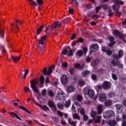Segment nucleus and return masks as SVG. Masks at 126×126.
<instances>
[{
	"instance_id": "1",
	"label": "nucleus",
	"mask_w": 126,
	"mask_h": 126,
	"mask_svg": "<svg viewBox=\"0 0 126 126\" xmlns=\"http://www.w3.org/2000/svg\"><path fill=\"white\" fill-rule=\"evenodd\" d=\"M72 110L74 112H76V111L80 112L81 115H85V110L83 107H81L80 104L78 102L74 103L72 106Z\"/></svg>"
},
{
	"instance_id": "2",
	"label": "nucleus",
	"mask_w": 126,
	"mask_h": 126,
	"mask_svg": "<svg viewBox=\"0 0 126 126\" xmlns=\"http://www.w3.org/2000/svg\"><path fill=\"white\" fill-rule=\"evenodd\" d=\"M115 3V4L113 5V9L114 10H115L116 16L120 17V16L122 15V13L118 10L120 8V5L119 4L123 5V4H124V1H121V0H116Z\"/></svg>"
},
{
	"instance_id": "3",
	"label": "nucleus",
	"mask_w": 126,
	"mask_h": 126,
	"mask_svg": "<svg viewBox=\"0 0 126 126\" xmlns=\"http://www.w3.org/2000/svg\"><path fill=\"white\" fill-rule=\"evenodd\" d=\"M83 93L85 95H88L90 98L95 99L96 97L94 96V91L87 88H85L83 91Z\"/></svg>"
},
{
	"instance_id": "4",
	"label": "nucleus",
	"mask_w": 126,
	"mask_h": 126,
	"mask_svg": "<svg viewBox=\"0 0 126 126\" xmlns=\"http://www.w3.org/2000/svg\"><path fill=\"white\" fill-rule=\"evenodd\" d=\"M47 35H44L39 39V45L37 46L38 50L43 51V50H44L42 49V48H43V45H44V43L47 42Z\"/></svg>"
},
{
	"instance_id": "5",
	"label": "nucleus",
	"mask_w": 126,
	"mask_h": 126,
	"mask_svg": "<svg viewBox=\"0 0 126 126\" xmlns=\"http://www.w3.org/2000/svg\"><path fill=\"white\" fill-rule=\"evenodd\" d=\"M61 26H62V24L60 22H56L52 26H49V29L51 31H56V30L60 29Z\"/></svg>"
},
{
	"instance_id": "6",
	"label": "nucleus",
	"mask_w": 126,
	"mask_h": 126,
	"mask_svg": "<svg viewBox=\"0 0 126 126\" xmlns=\"http://www.w3.org/2000/svg\"><path fill=\"white\" fill-rule=\"evenodd\" d=\"M55 69V66H50L48 70H47V68H44L42 71V73L44 75H50L52 73V71Z\"/></svg>"
},
{
	"instance_id": "7",
	"label": "nucleus",
	"mask_w": 126,
	"mask_h": 126,
	"mask_svg": "<svg viewBox=\"0 0 126 126\" xmlns=\"http://www.w3.org/2000/svg\"><path fill=\"white\" fill-rule=\"evenodd\" d=\"M28 0L32 6H38V5H42L43 4V1L42 0H36V1H34V0Z\"/></svg>"
},
{
	"instance_id": "8",
	"label": "nucleus",
	"mask_w": 126,
	"mask_h": 126,
	"mask_svg": "<svg viewBox=\"0 0 126 126\" xmlns=\"http://www.w3.org/2000/svg\"><path fill=\"white\" fill-rule=\"evenodd\" d=\"M56 98L58 100H63L64 99V98H65V94L63 91H61L58 92Z\"/></svg>"
},
{
	"instance_id": "9",
	"label": "nucleus",
	"mask_w": 126,
	"mask_h": 126,
	"mask_svg": "<svg viewBox=\"0 0 126 126\" xmlns=\"http://www.w3.org/2000/svg\"><path fill=\"white\" fill-rule=\"evenodd\" d=\"M115 113L113 110H107L103 113V117L104 118H111V117H113Z\"/></svg>"
},
{
	"instance_id": "10",
	"label": "nucleus",
	"mask_w": 126,
	"mask_h": 126,
	"mask_svg": "<svg viewBox=\"0 0 126 126\" xmlns=\"http://www.w3.org/2000/svg\"><path fill=\"white\" fill-rule=\"evenodd\" d=\"M36 84L37 82H32L31 84V88H32L33 92H35V93H38L39 92V90L38 89L37 86H36Z\"/></svg>"
},
{
	"instance_id": "11",
	"label": "nucleus",
	"mask_w": 126,
	"mask_h": 126,
	"mask_svg": "<svg viewBox=\"0 0 126 126\" xmlns=\"http://www.w3.org/2000/svg\"><path fill=\"white\" fill-rule=\"evenodd\" d=\"M111 65L113 66H118V67H120L121 68L124 67V65H123V64L120 63L118 62V60H112L111 61Z\"/></svg>"
},
{
	"instance_id": "12",
	"label": "nucleus",
	"mask_w": 126,
	"mask_h": 126,
	"mask_svg": "<svg viewBox=\"0 0 126 126\" xmlns=\"http://www.w3.org/2000/svg\"><path fill=\"white\" fill-rule=\"evenodd\" d=\"M113 35H114V36H117V37H119L120 39H122L123 42H125V39L124 38L125 35L121 34V32H120L118 30H115L113 31Z\"/></svg>"
},
{
	"instance_id": "13",
	"label": "nucleus",
	"mask_w": 126,
	"mask_h": 126,
	"mask_svg": "<svg viewBox=\"0 0 126 126\" xmlns=\"http://www.w3.org/2000/svg\"><path fill=\"white\" fill-rule=\"evenodd\" d=\"M83 51L81 50H78L77 52V55H78V56L79 57H81L82 56H83V54H86V53H87L88 51V49L87 48V47H84L83 48Z\"/></svg>"
},
{
	"instance_id": "14",
	"label": "nucleus",
	"mask_w": 126,
	"mask_h": 126,
	"mask_svg": "<svg viewBox=\"0 0 126 126\" xmlns=\"http://www.w3.org/2000/svg\"><path fill=\"white\" fill-rule=\"evenodd\" d=\"M102 119V117L101 116H97L96 117L94 118L92 120H89L90 124H92V122H94V123H97V124L100 123L101 122V119Z\"/></svg>"
},
{
	"instance_id": "15",
	"label": "nucleus",
	"mask_w": 126,
	"mask_h": 126,
	"mask_svg": "<svg viewBox=\"0 0 126 126\" xmlns=\"http://www.w3.org/2000/svg\"><path fill=\"white\" fill-rule=\"evenodd\" d=\"M102 87L104 90L110 89L111 87V83L108 81H105L103 83H102Z\"/></svg>"
},
{
	"instance_id": "16",
	"label": "nucleus",
	"mask_w": 126,
	"mask_h": 126,
	"mask_svg": "<svg viewBox=\"0 0 126 126\" xmlns=\"http://www.w3.org/2000/svg\"><path fill=\"white\" fill-rule=\"evenodd\" d=\"M101 51L102 52H104V53H106V54L108 56H111L113 54V52L109 49V48L106 47H102L101 48Z\"/></svg>"
},
{
	"instance_id": "17",
	"label": "nucleus",
	"mask_w": 126,
	"mask_h": 126,
	"mask_svg": "<svg viewBox=\"0 0 126 126\" xmlns=\"http://www.w3.org/2000/svg\"><path fill=\"white\" fill-rule=\"evenodd\" d=\"M61 81L62 84H66L68 82V80H67V77L66 75H63L61 78Z\"/></svg>"
},
{
	"instance_id": "18",
	"label": "nucleus",
	"mask_w": 126,
	"mask_h": 126,
	"mask_svg": "<svg viewBox=\"0 0 126 126\" xmlns=\"http://www.w3.org/2000/svg\"><path fill=\"white\" fill-rule=\"evenodd\" d=\"M91 51L90 52V55H91V53L93 52H96L98 50L99 46L97 44L92 45L90 47Z\"/></svg>"
},
{
	"instance_id": "19",
	"label": "nucleus",
	"mask_w": 126,
	"mask_h": 126,
	"mask_svg": "<svg viewBox=\"0 0 126 126\" xmlns=\"http://www.w3.org/2000/svg\"><path fill=\"white\" fill-rule=\"evenodd\" d=\"M24 71H22L21 73L20 74V76L21 78H23L24 79H25L26 78V76L29 73V70L28 69H27L25 70V73L23 74Z\"/></svg>"
},
{
	"instance_id": "20",
	"label": "nucleus",
	"mask_w": 126,
	"mask_h": 126,
	"mask_svg": "<svg viewBox=\"0 0 126 126\" xmlns=\"http://www.w3.org/2000/svg\"><path fill=\"white\" fill-rule=\"evenodd\" d=\"M124 56V52L122 50H120L118 52V55H113L114 59H121Z\"/></svg>"
},
{
	"instance_id": "21",
	"label": "nucleus",
	"mask_w": 126,
	"mask_h": 126,
	"mask_svg": "<svg viewBox=\"0 0 126 126\" xmlns=\"http://www.w3.org/2000/svg\"><path fill=\"white\" fill-rule=\"evenodd\" d=\"M99 100L100 102H104V101L107 100V96L104 94H101L99 96Z\"/></svg>"
},
{
	"instance_id": "22",
	"label": "nucleus",
	"mask_w": 126,
	"mask_h": 126,
	"mask_svg": "<svg viewBox=\"0 0 126 126\" xmlns=\"http://www.w3.org/2000/svg\"><path fill=\"white\" fill-rule=\"evenodd\" d=\"M74 90H75V89L73 86H70L66 88V91L68 93L74 92Z\"/></svg>"
},
{
	"instance_id": "23",
	"label": "nucleus",
	"mask_w": 126,
	"mask_h": 126,
	"mask_svg": "<svg viewBox=\"0 0 126 126\" xmlns=\"http://www.w3.org/2000/svg\"><path fill=\"white\" fill-rule=\"evenodd\" d=\"M21 57L19 56V57H15V56H11V59L12 60L13 63H18V62H19V60H20L21 59Z\"/></svg>"
},
{
	"instance_id": "24",
	"label": "nucleus",
	"mask_w": 126,
	"mask_h": 126,
	"mask_svg": "<svg viewBox=\"0 0 126 126\" xmlns=\"http://www.w3.org/2000/svg\"><path fill=\"white\" fill-rule=\"evenodd\" d=\"M102 108H103V105L101 104H99L96 107L98 115H100L102 114V112L103 111Z\"/></svg>"
},
{
	"instance_id": "25",
	"label": "nucleus",
	"mask_w": 126,
	"mask_h": 126,
	"mask_svg": "<svg viewBox=\"0 0 126 126\" xmlns=\"http://www.w3.org/2000/svg\"><path fill=\"white\" fill-rule=\"evenodd\" d=\"M90 74V71L88 70H84L81 73V76L82 77H86Z\"/></svg>"
},
{
	"instance_id": "26",
	"label": "nucleus",
	"mask_w": 126,
	"mask_h": 126,
	"mask_svg": "<svg viewBox=\"0 0 126 126\" xmlns=\"http://www.w3.org/2000/svg\"><path fill=\"white\" fill-rule=\"evenodd\" d=\"M74 53V50L71 49L70 47H68V52H67V56L69 57L70 56H73V53Z\"/></svg>"
},
{
	"instance_id": "27",
	"label": "nucleus",
	"mask_w": 126,
	"mask_h": 126,
	"mask_svg": "<svg viewBox=\"0 0 126 126\" xmlns=\"http://www.w3.org/2000/svg\"><path fill=\"white\" fill-rule=\"evenodd\" d=\"M48 106L51 108H53V109H54L55 111L57 110V108H56V105H55L54 102H53V101L51 100L48 101Z\"/></svg>"
},
{
	"instance_id": "28",
	"label": "nucleus",
	"mask_w": 126,
	"mask_h": 126,
	"mask_svg": "<svg viewBox=\"0 0 126 126\" xmlns=\"http://www.w3.org/2000/svg\"><path fill=\"white\" fill-rule=\"evenodd\" d=\"M108 125L110 126H116V125H117V122L115 121H110L108 122Z\"/></svg>"
},
{
	"instance_id": "29",
	"label": "nucleus",
	"mask_w": 126,
	"mask_h": 126,
	"mask_svg": "<svg viewBox=\"0 0 126 126\" xmlns=\"http://www.w3.org/2000/svg\"><path fill=\"white\" fill-rule=\"evenodd\" d=\"M9 114L11 115L12 117H13V118H16V119H18V120H20V121H21V119H20V118H19V117H18L16 114L13 113V112H10Z\"/></svg>"
},
{
	"instance_id": "30",
	"label": "nucleus",
	"mask_w": 126,
	"mask_h": 126,
	"mask_svg": "<svg viewBox=\"0 0 126 126\" xmlns=\"http://www.w3.org/2000/svg\"><path fill=\"white\" fill-rule=\"evenodd\" d=\"M43 29H44V25H42L37 29V33L38 35H39V34H40V32L42 31V30H43Z\"/></svg>"
},
{
	"instance_id": "31",
	"label": "nucleus",
	"mask_w": 126,
	"mask_h": 126,
	"mask_svg": "<svg viewBox=\"0 0 126 126\" xmlns=\"http://www.w3.org/2000/svg\"><path fill=\"white\" fill-rule=\"evenodd\" d=\"M112 101L111 100H107L106 101H105V105L106 107H110V106H111L112 105Z\"/></svg>"
},
{
	"instance_id": "32",
	"label": "nucleus",
	"mask_w": 126,
	"mask_h": 126,
	"mask_svg": "<svg viewBox=\"0 0 126 126\" xmlns=\"http://www.w3.org/2000/svg\"><path fill=\"white\" fill-rule=\"evenodd\" d=\"M76 100L78 102H81L83 100V97L80 95H77L76 96Z\"/></svg>"
},
{
	"instance_id": "33",
	"label": "nucleus",
	"mask_w": 126,
	"mask_h": 126,
	"mask_svg": "<svg viewBox=\"0 0 126 126\" xmlns=\"http://www.w3.org/2000/svg\"><path fill=\"white\" fill-rule=\"evenodd\" d=\"M73 119L74 120H80V117H79V115L78 114L75 113L73 115Z\"/></svg>"
},
{
	"instance_id": "34",
	"label": "nucleus",
	"mask_w": 126,
	"mask_h": 126,
	"mask_svg": "<svg viewBox=\"0 0 126 126\" xmlns=\"http://www.w3.org/2000/svg\"><path fill=\"white\" fill-rule=\"evenodd\" d=\"M19 109H21L22 110H23V111H25V112H27V113H29V114H30V111H28L27 109H26L25 107L22 106H18Z\"/></svg>"
},
{
	"instance_id": "35",
	"label": "nucleus",
	"mask_w": 126,
	"mask_h": 126,
	"mask_svg": "<svg viewBox=\"0 0 126 126\" xmlns=\"http://www.w3.org/2000/svg\"><path fill=\"white\" fill-rule=\"evenodd\" d=\"M70 100H68L65 101V103L64 104V106L66 108H68L70 106Z\"/></svg>"
},
{
	"instance_id": "36",
	"label": "nucleus",
	"mask_w": 126,
	"mask_h": 126,
	"mask_svg": "<svg viewBox=\"0 0 126 126\" xmlns=\"http://www.w3.org/2000/svg\"><path fill=\"white\" fill-rule=\"evenodd\" d=\"M90 115L92 118H94V117L96 116V115H97V113L94 111H91L90 112Z\"/></svg>"
},
{
	"instance_id": "37",
	"label": "nucleus",
	"mask_w": 126,
	"mask_h": 126,
	"mask_svg": "<svg viewBox=\"0 0 126 126\" xmlns=\"http://www.w3.org/2000/svg\"><path fill=\"white\" fill-rule=\"evenodd\" d=\"M68 12L69 13H70V14H73V13H74V10H73V8L69 7L68 9Z\"/></svg>"
},
{
	"instance_id": "38",
	"label": "nucleus",
	"mask_w": 126,
	"mask_h": 126,
	"mask_svg": "<svg viewBox=\"0 0 126 126\" xmlns=\"http://www.w3.org/2000/svg\"><path fill=\"white\" fill-rule=\"evenodd\" d=\"M78 85L79 86H80V87L83 86V85H84V81L83 80H80L78 82Z\"/></svg>"
},
{
	"instance_id": "39",
	"label": "nucleus",
	"mask_w": 126,
	"mask_h": 126,
	"mask_svg": "<svg viewBox=\"0 0 126 126\" xmlns=\"http://www.w3.org/2000/svg\"><path fill=\"white\" fill-rule=\"evenodd\" d=\"M57 106L58 108L60 109V110H63V108L64 107V106H63V105L61 103H58Z\"/></svg>"
},
{
	"instance_id": "40",
	"label": "nucleus",
	"mask_w": 126,
	"mask_h": 126,
	"mask_svg": "<svg viewBox=\"0 0 126 126\" xmlns=\"http://www.w3.org/2000/svg\"><path fill=\"white\" fill-rule=\"evenodd\" d=\"M70 20H71V18H67L63 20V23H68Z\"/></svg>"
},
{
	"instance_id": "41",
	"label": "nucleus",
	"mask_w": 126,
	"mask_h": 126,
	"mask_svg": "<svg viewBox=\"0 0 126 126\" xmlns=\"http://www.w3.org/2000/svg\"><path fill=\"white\" fill-rule=\"evenodd\" d=\"M74 67H75V68H83L82 66H81L80 64L77 63L74 64Z\"/></svg>"
},
{
	"instance_id": "42",
	"label": "nucleus",
	"mask_w": 126,
	"mask_h": 126,
	"mask_svg": "<svg viewBox=\"0 0 126 126\" xmlns=\"http://www.w3.org/2000/svg\"><path fill=\"white\" fill-rule=\"evenodd\" d=\"M68 49H64L62 50L63 55H64L65 56L67 55Z\"/></svg>"
},
{
	"instance_id": "43",
	"label": "nucleus",
	"mask_w": 126,
	"mask_h": 126,
	"mask_svg": "<svg viewBox=\"0 0 126 126\" xmlns=\"http://www.w3.org/2000/svg\"><path fill=\"white\" fill-rule=\"evenodd\" d=\"M24 92H31V90L28 87H25L24 88Z\"/></svg>"
},
{
	"instance_id": "44",
	"label": "nucleus",
	"mask_w": 126,
	"mask_h": 126,
	"mask_svg": "<svg viewBox=\"0 0 126 126\" xmlns=\"http://www.w3.org/2000/svg\"><path fill=\"white\" fill-rule=\"evenodd\" d=\"M45 82V77L43 76H41L40 77V83L41 84H43Z\"/></svg>"
},
{
	"instance_id": "45",
	"label": "nucleus",
	"mask_w": 126,
	"mask_h": 126,
	"mask_svg": "<svg viewBox=\"0 0 126 126\" xmlns=\"http://www.w3.org/2000/svg\"><path fill=\"white\" fill-rule=\"evenodd\" d=\"M48 95L50 97H53L54 96V93L53 92V91L50 90L48 91Z\"/></svg>"
},
{
	"instance_id": "46",
	"label": "nucleus",
	"mask_w": 126,
	"mask_h": 126,
	"mask_svg": "<svg viewBox=\"0 0 126 126\" xmlns=\"http://www.w3.org/2000/svg\"><path fill=\"white\" fill-rule=\"evenodd\" d=\"M69 72L72 75L74 74V68H70V69L69 70Z\"/></svg>"
},
{
	"instance_id": "47",
	"label": "nucleus",
	"mask_w": 126,
	"mask_h": 126,
	"mask_svg": "<svg viewBox=\"0 0 126 126\" xmlns=\"http://www.w3.org/2000/svg\"><path fill=\"white\" fill-rule=\"evenodd\" d=\"M47 94V91L46 89H43L41 92V95L42 96H45V95Z\"/></svg>"
},
{
	"instance_id": "48",
	"label": "nucleus",
	"mask_w": 126,
	"mask_h": 126,
	"mask_svg": "<svg viewBox=\"0 0 126 126\" xmlns=\"http://www.w3.org/2000/svg\"><path fill=\"white\" fill-rule=\"evenodd\" d=\"M115 96V93H110L108 94V98H112V97H114Z\"/></svg>"
},
{
	"instance_id": "49",
	"label": "nucleus",
	"mask_w": 126,
	"mask_h": 126,
	"mask_svg": "<svg viewBox=\"0 0 126 126\" xmlns=\"http://www.w3.org/2000/svg\"><path fill=\"white\" fill-rule=\"evenodd\" d=\"M41 108H42V109H43V110H44V111H49V108H48V107H47V106L44 105V106H41Z\"/></svg>"
},
{
	"instance_id": "50",
	"label": "nucleus",
	"mask_w": 126,
	"mask_h": 126,
	"mask_svg": "<svg viewBox=\"0 0 126 126\" xmlns=\"http://www.w3.org/2000/svg\"><path fill=\"white\" fill-rule=\"evenodd\" d=\"M116 106L117 110H121L123 108V106L121 104H117Z\"/></svg>"
},
{
	"instance_id": "51",
	"label": "nucleus",
	"mask_w": 126,
	"mask_h": 126,
	"mask_svg": "<svg viewBox=\"0 0 126 126\" xmlns=\"http://www.w3.org/2000/svg\"><path fill=\"white\" fill-rule=\"evenodd\" d=\"M112 77L114 80H117V79H118V77H117V75L115 74H112Z\"/></svg>"
},
{
	"instance_id": "52",
	"label": "nucleus",
	"mask_w": 126,
	"mask_h": 126,
	"mask_svg": "<svg viewBox=\"0 0 126 126\" xmlns=\"http://www.w3.org/2000/svg\"><path fill=\"white\" fill-rule=\"evenodd\" d=\"M91 77L93 80H96V79H97V77H96L95 74H92Z\"/></svg>"
},
{
	"instance_id": "53",
	"label": "nucleus",
	"mask_w": 126,
	"mask_h": 126,
	"mask_svg": "<svg viewBox=\"0 0 126 126\" xmlns=\"http://www.w3.org/2000/svg\"><path fill=\"white\" fill-rule=\"evenodd\" d=\"M122 117V119L123 120V121H126V113L123 114Z\"/></svg>"
},
{
	"instance_id": "54",
	"label": "nucleus",
	"mask_w": 126,
	"mask_h": 126,
	"mask_svg": "<svg viewBox=\"0 0 126 126\" xmlns=\"http://www.w3.org/2000/svg\"><path fill=\"white\" fill-rule=\"evenodd\" d=\"M58 115L60 116V117H63V113L62 112L59 111L57 112Z\"/></svg>"
},
{
	"instance_id": "55",
	"label": "nucleus",
	"mask_w": 126,
	"mask_h": 126,
	"mask_svg": "<svg viewBox=\"0 0 126 126\" xmlns=\"http://www.w3.org/2000/svg\"><path fill=\"white\" fill-rule=\"evenodd\" d=\"M83 116V119H84V121H87L88 120V116H87V115H85V114H84Z\"/></svg>"
},
{
	"instance_id": "56",
	"label": "nucleus",
	"mask_w": 126,
	"mask_h": 126,
	"mask_svg": "<svg viewBox=\"0 0 126 126\" xmlns=\"http://www.w3.org/2000/svg\"><path fill=\"white\" fill-rule=\"evenodd\" d=\"M79 0H72V2L75 4H77L78 3Z\"/></svg>"
},
{
	"instance_id": "57",
	"label": "nucleus",
	"mask_w": 126,
	"mask_h": 126,
	"mask_svg": "<svg viewBox=\"0 0 126 126\" xmlns=\"http://www.w3.org/2000/svg\"><path fill=\"white\" fill-rule=\"evenodd\" d=\"M104 71V69H100L98 70V73H99V74H102Z\"/></svg>"
},
{
	"instance_id": "58",
	"label": "nucleus",
	"mask_w": 126,
	"mask_h": 126,
	"mask_svg": "<svg viewBox=\"0 0 126 126\" xmlns=\"http://www.w3.org/2000/svg\"><path fill=\"white\" fill-rule=\"evenodd\" d=\"M92 18L93 19H97V18H98V15H94L92 16Z\"/></svg>"
},
{
	"instance_id": "59",
	"label": "nucleus",
	"mask_w": 126,
	"mask_h": 126,
	"mask_svg": "<svg viewBox=\"0 0 126 126\" xmlns=\"http://www.w3.org/2000/svg\"><path fill=\"white\" fill-rule=\"evenodd\" d=\"M100 8H101V6L96 7L95 8L96 9L95 13H98V11H99V10H100Z\"/></svg>"
},
{
	"instance_id": "60",
	"label": "nucleus",
	"mask_w": 126,
	"mask_h": 126,
	"mask_svg": "<svg viewBox=\"0 0 126 126\" xmlns=\"http://www.w3.org/2000/svg\"><path fill=\"white\" fill-rule=\"evenodd\" d=\"M108 39H109V41H111V42H113V41H114V40H115L114 37H113L112 36H109V38H108Z\"/></svg>"
},
{
	"instance_id": "61",
	"label": "nucleus",
	"mask_w": 126,
	"mask_h": 126,
	"mask_svg": "<svg viewBox=\"0 0 126 126\" xmlns=\"http://www.w3.org/2000/svg\"><path fill=\"white\" fill-rule=\"evenodd\" d=\"M15 22H16V23H19L20 24H22V22L21 21H20V20H16Z\"/></svg>"
},
{
	"instance_id": "62",
	"label": "nucleus",
	"mask_w": 126,
	"mask_h": 126,
	"mask_svg": "<svg viewBox=\"0 0 126 126\" xmlns=\"http://www.w3.org/2000/svg\"><path fill=\"white\" fill-rule=\"evenodd\" d=\"M102 7L103 9H107V8H109V7H108L107 5H103Z\"/></svg>"
},
{
	"instance_id": "63",
	"label": "nucleus",
	"mask_w": 126,
	"mask_h": 126,
	"mask_svg": "<svg viewBox=\"0 0 126 126\" xmlns=\"http://www.w3.org/2000/svg\"><path fill=\"white\" fill-rule=\"evenodd\" d=\"M75 37H76L75 34H73L71 35V39L72 40H74V39H75Z\"/></svg>"
},
{
	"instance_id": "64",
	"label": "nucleus",
	"mask_w": 126,
	"mask_h": 126,
	"mask_svg": "<svg viewBox=\"0 0 126 126\" xmlns=\"http://www.w3.org/2000/svg\"><path fill=\"white\" fill-rule=\"evenodd\" d=\"M122 126H126V121H124L122 123Z\"/></svg>"
}]
</instances>
